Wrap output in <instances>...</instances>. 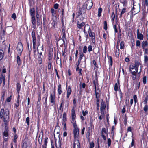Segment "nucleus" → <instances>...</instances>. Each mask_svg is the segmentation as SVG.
I'll return each mask as SVG.
<instances>
[{"label": "nucleus", "mask_w": 148, "mask_h": 148, "mask_svg": "<svg viewBox=\"0 0 148 148\" xmlns=\"http://www.w3.org/2000/svg\"><path fill=\"white\" fill-rule=\"evenodd\" d=\"M104 29L105 30H106L107 29V23L106 21H104Z\"/></svg>", "instance_id": "obj_53"}, {"label": "nucleus", "mask_w": 148, "mask_h": 148, "mask_svg": "<svg viewBox=\"0 0 148 148\" xmlns=\"http://www.w3.org/2000/svg\"><path fill=\"white\" fill-rule=\"evenodd\" d=\"M93 4L92 0H86L83 6L85 8L89 10L93 6Z\"/></svg>", "instance_id": "obj_3"}, {"label": "nucleus", "mask_w": 148, "mask_h": 148, "mask_svg": "<svg viewBox=\"0 0 148 148\" xmlns=\"http://www.w3.org/2000/svg\"><path fill=\"white\" fill-rule=\"evenodd\" d=\"M148 44L147 41H143L142 42V47L143 49H144L146 47L148 46Z\"/></svg>", "instance_id": "obj_21"}, {"label": "nucleus", "mask_w": 148, "mask_h": 148, "mask_svg": "<svg viewBox=\"0 0 148 148\" xmlns=\"http://www.w3.org/2000/svg\"><path fill=\"white\" fill-rule=\"evenodd\" d=\"M32 23L33 25H35L36 24V19L34 16H31Z\"/></svg>", "instance_id": "obj_33"}, {"label": "nucleus", "mask_w": 148, "mask_h": 148, "mask_svg": "<svg viewBox=\"0 0 148 148\" xmlns=\"http://www.w3.org/2000/svg\"><path fill=\"white\" fill-rule=\"evenodd\" d=\"M41 51H40V52H39V49H38V52L39 53L38 56H42V51H43V45H42L41 47Z\"/></svg>", "instance_id": "obj_28"}, {"label": "nucleus", "mask_w": 148, "mask_h": 148, "mask_svg": "<svg viewBox=\"0 0 148 148\" xmlns=\"http://www.w3.org/2000/svg\"><path fill=\"white\" fill-rule=\"evenodd\" d=\"M3 136L4 141H7L8 137V130L6 127H5V130L3 133Z\"/></svg>", "instance_id": "obj_7"}, {"label": "nucleus", "mask_w": 148, "mask_h": 148, "mask_svg": "<svg viewBox=\"0 0 148 148\" xmlns=\"http://www.w3.org/2000/svg\"><path fill=\"white\" fill-rule=\"evenodd\" d=\"M85 25V23L84 22H82L80 24H77V27L79 29H81L82 27L84 26Z\"/></svg>", "instance_id": "obj_31"}, {"label": "nucleus", "mask_w": 148, "mask_h": 148, "mask_svg": "<svg viewBox=\"0 0 148 148\" xmlns=\"http://www.w3.org/2000/svg\"><path fill=\"white\" fill-rule=\"evenodd\" d=\"M136 47L140 48L141 47V43L139 40H137L136 42Z\"/></svg>", "instance_id": "obj_41"}, {"label": "nucleus", "mask_w": 148, "mask_h": 148, "mask_svg": "<svg viewBox=\"0 0 148 148\" xmlns=\"http://www.w3.org/2000/svg\"><path fill=\"white\" fill-rule=\"evenodd\" d=\"M93 83L94 85L95 89H96V86H97L98 84V82L97 81H96L94 80L93 81Z\"/></svg>", "instance_id": "obj_57"}, {"label": "nucleus", "mask_w": 148, "mask_h": 148, "mask_svg": "<svg viewBox=\"0 0 148 148\" xmlns=\"http://www.w3.org/2000/svg\"><path fill=\"white\" fill-rule=\"evenodd\" d=\"M120 49H123L124 47V42L123 41H121L120 44Z\"/></svg>", "instance_id": "obj_45"}, {"label": "nucleus", "mask_w": 148, "mask_h": 148, "mask_svg": "<svg viewBox=\"0 0 148 148\" xmlns=\"http://www.w3.org/2000/svg\"><path fill=\"white\" fill-rule=\"evenodd\" d=\"M148 54V49L147 48H145L144 50V55H145Z\"/></svg>", "instance_id": "obj_64"}, {"label": "nucleus", "mask_w": 148, "mask_h": 148, "mask_svg": "<svg viewBox=\"0 0 148 148\" xmlns=\"http://www.w3.org/2000/svg\"><path fill=\"white\" fill-rule=\"evenodd\" d=\"M130 71H138V68L135 65H131L130 66Z\"/></svg>", "instance_id": "obj_14"}, {"label": "nucleus", "mask_w": 148, "mask_h": 148, "mask_svg": "<svg viewBox=\"0 0 148 148\" xmlns=\"http://www.w3.org/2000/svg\"><path fill=\"white\" fill-rule=\"evenodd\" d=\"M88 51L89 52H91L92 51V46L91 45L88 46Z\"/></svg>", "instance_id": "obj_56"}, {"label": "nucleus", "mask_w": 148, "mask_h": 148, "mask_svg": "<svg viewBox=\"0 0 148 148\" xmlns=\"http://www.w3.org/2000/svg\"><path fill=\"white\" fill-rule=\"evenodd\" d=\"M143 82L144 84H145L146 82V77L145 76L143 77Z\"/></svg>", "instance_id": "obj_58"}, {"label": "nucleus", "mask_w": 148, "mask_h": 148, "mask_svg": "<svg viewBox=\"0 0 148 148\" xmlns=\"http://www.w3.org/2000/svg\"><path fill=\"white\" fill-rule=\"evenodd\" d=\"M5 76H3L2 75L0 78V84H1L4 80H5Z\"/></svg>", "instance_id": "obj_44"}, {"label": "nucleus", "mask_w": 148, "mask_h": 148, "mask_svg": "<svg viewBox=\"0 0 148 148\" xmlns=\"http://www.w3.org/2000/svg\"><path fill=\"white\" fill-rule=\"evenodd\" d=\"M144 63L145 66L148 67V55H144Z\"/></svg>", "instance_id": "obj_13"}, {"label": "nucleus", "mask_w": 148, "mask_h": 148, "mask_svg": "<svg viewBox=\"0 0 148 148\" xmlns=\"http://www.w3.org/2000/svg\"><path fill=\"white\" fill-rule=\"evenodd\" d=\"M61 141L59 140L58 143L56 142V148H61Z\"/></svg>", "instance_id": "obj_23"}, {"label": "nucleus", "mask_w": 148, "mask_h": 148, "mask_svg": "<svg viewBox=\"0 0 148 148\" xmlns=\"http://www.w3.org/2000/svg\"><path fill=\"white\" fill-rule=\"evenodd\" d=\"M74 129L73 131V133L74 134V140L75 139H78V137L79 136V129L77 127H74Z\"/></svg>", "instance_id": "obj_4"}, {"label": "nucleus", "mask_w": 148, "mask_h": 148, "mask_svg": "<svg viewBox=\"0 0 148 148\" xmlns=\"http://www.w3.org/2000/svg\"><path fill=\"white\" fill-rule=\"evenodd\" d=\"M101 115L99 117V119L100 120H101L104 117V112H101Z\"/></svg>", "instance_id": "obj_47"}, {"label": "nucleus", "mask_w": 148, "mask_h": 148, "mask_svg": "<svg viewBox=\"0 0 148 148\" xmlns=\"http://www.w3.org/2000/svg\"><path fill=\"white\" fill-rule=\"evenodd\" d=\"M60 128L59 126L56 127L55 130L54 132L57 134H59L60 132Z\"/></svg>", "instance_id": "obj_25"}, {"label": "nucleus", "mask_w": 148, "mask_h": 148, "mask_svg": "<svg viewBox=\"0 0 148 148\" xmlns=\"http://www.w3.org/2000/svg\"><path fill=\"white\" fill-rule=\"evenodd\" d=\"M38 63L39 64H41L42 62V56H38Z\"/></svg>", "instance_id": "obj_43"}, {"label": "nucleus", "mask_w": 148, "mask_h": 148, "mask_svg": "<svg viewBox=\"0 0 148 148\" xmlns=\"http://www.w3.org/2000/svg\"><path fill=\"white\" fill-rule=\"evenodd\" d=\"M71 122L73 125V127H77L75 119H72Z\"/></svg>", "instance_id": "obj_29"}, {"label": "nucleus", "mask_w": 148, "mask_h": 148, "mask_svg": "<svg viewBox=\"0 0 148 148\" xmlns=\"http://www.w3.org/2000/svg\"><path fill=\"white\" fill-rule=\"evenodd\" d=\"M23 49V46L21 43L20 42L18 43L16 47V50L18 51V54L19 55H21Z\"/></svg>", "instance_id": "obj_5"}, {"label": "nucleus", "mask_w": 148, "mask_h": 148, "mask_svg": "<svg viewBox=\"0 0 148 148\" xmlns=\"http://www.w3.org/2000/svg\"><path fill=\"white\" fill-rule=\"evenodd\" d=\"M71 117L72 119H76V114L75 113V109L74 108H72L71 110Z\"/></svg>", "instance_id": "obj_20"}, {"label": "nucleus", "mask_w": 148, "mask_h": 148, "mask_svg": "<svg viewBox=\"0 0 148 148\" xmlns=\"http://www.w3.org/2000/svg\"><path fill=\"white\" fill-rule=\"evenodd\" d=\"M145 106L144 107L143 110L145 112H147L148 111V105L147 104H145Z\"/></svg>", "instance_id": "obj_49"}, {"label": "nucleus", "mask_w": 148, "mask_h": 148, "mask_svg": "<svg viewBox=\"0 0 148 148\" xmlns=\"http://www.w3.org/2000/svg\"><path fill=\"white\" fill-rule=\"evenodd\" d=\"M126 12V8H124L122 9L120 14L119 17L121 18L123 14L125 13Z\"/></svg>", "instance_id": "obj_30"}, {"label": "nucleus", "mask_w": 148, "mask_h": 148, "mask_svg": "<svg viewBox=\"0 0 148 148\" xmlns=\"http://www.w3.org/2000/svg\"><path fill=\"white\" fill-rule=\"evenodd\" d=\"M66 113H64L63 115V120L64 122L66 120Z\"/></svg>", "instance_id": "obj_46"}, {"label": "nucleus", "mask_w": 148, "mask_h": 148, "mask_svg": "<svg viewBox=\"0 0 148 148\" xmlns=\"http://www.w3.org/2000/svg\"><path fill=\"white\" fill-rule=\"evenodd\" d=\"M58 93L59 95H60L62 93V90L61 86L60 84L58 85Z\"/></svg>", "instance_id": "obj_26"}, {"label": "nucleus", "mask_w": 148, "mask_h": 148, "mask_svg": "<svg viewBox=\"0 0 148 148\" xmlns=\"http://www.w3.org/2000/svg\"><path fill=\"white\" fill-rule=\"evenodd\" d=\"M56 18L55 19H52L51 24H52V27L54 29L55 28L57 24V22L56 20Z\"/></svg>", "instance_id": "obj_15"}, {"label": "nucleus", "mask_w": 148, "mask_h": 148, "mask_svg": "<svg viewBox=\"0 0 148 148\" xmlns=\"http://www.w3.org/2000/svg\"><path fill=\"white\" fill-rule=\"evenodd\" d=\"M32 36V42L33 48L34 49L36 48V38L35 36V33L34 31H32L31 34Z\"/></svg>", "instance_id": "obj_6"}, {"label": "nucleus", "mask_w": 148, "mask_h": 148, "mask_svg": "<svg viewBox=\"0 0 148 148\" xmlns=\"http://www.w3.org/2000/svg\"><path fill=\"white\" fill-rule=\"evenodd\" d=\"M3 57V52L2 50H0V60H1Z\"/></svg>", "instance_id": "obj_42"}, {"label": "nucleus", "mask_w": 148, "mask_h": 148, "mask_svg": "<svg viewBox=\"0 0 148 148\" xmlns=\"http://www.w3.org/2000/svg\"><path fill=\"white\" fill-rule=\"evenodd\" d=\"M94 146V144L93 142H91L90 143V148H93Z\"/></svg>", "instance_id": "obj_63"}, {"label": "nucleus", "mask_w": 148, "mask_h": 148, "mask_svg": "<svg viewBox=\"0 0 148 148\" xmlns=\"http://www.w3.org/2000/svg\"><path fill=\"white\" fill-rule=\"evenodd\" d=\"M106 108V105L105 103L104 102H102L101 103V112H104V110Z\"/></svg>", "instance_id": "obj_19"}, {"label": "nucleus", "mask_w": 148, "mask_h": 148, "mask_svg": "<svg viewBox=\"0 0 148 148\" xmlns=\"http://www.w3.org/2000/svg\"><path fill=\"white\" fill-rule=\"evenodd\" d=\"M56 63L57 64H58L60 63L61 64L60 59L59 57L58 56H57V57Z\"/></svg>", "instance_id": "obj_55"}, {"label": "nucleus", "mask_w": 148, "mask_h": 148, "mask_svg": "<svg viewBox=\"0 0 148 148\" xmlns=\"http://www.w3.org/2000/svg\"><path fill=\"white\" fill-rule=\"evenodd\" d=\"M111 18L112 19L113 22L114 21V20L115 18V15L114 12H112L111 15Z\"/></svg>", "instance_id": "obj_51"}, {"label": "nucleus", "mask_w": 148, "mask_h": 148, "mask_svg": "<svg viewBox=\"0 0 148 148\" xmlns=\"http://www.w3.org/2000/svg\"><path fill=\"white\" fill-rule=\"evenodd\" d=\"M76 103H77V101L76 99H74L73 100V103L74 105L73 106V108H74V109L75 108V107H76Z\"/></svg>", "instance_id": "obj_48"}, {"label": "nucleus", "mask_w": 148, "mask_h": 148, "mask_svg": "<svg viewBox=\"0 0 148 148\" xmlns=\"http://www.w3.org/2000/svg\"><path fill=\"white\" fill-rule=\"evenodd\" d=\"M9 110L8 109H6L5 110L3 108L1 109L0 113V117L3 118V121L5 125L7 124L9 121Z\"/></svg>", "instance_id": "obj_1"}, {"label": "nucleus", "mask_w": 148, "mask_h": 148, "mask_svg": "<svg viewBox=\"0 0 148 148\" xmlns=\"http://www.w3.org/2000/svg\"><path fill=\"white\" fill-rule=\"evenodd\" d=\"M51 12L52 14V16H54L55 17V18H56V11L54 10L53 8H51Z\"/></svg>", "instance_id": "obj_37"}, {"label": "nucleus", "mask_w": 148, "mask_h": 148, "mask_svg": "<svg viewBox=\"0 0 148 148\" xmlns=\"http://www.w3.org/2000/svg\"><path fill=\"white\" fill-rule=\"evenodd\" d=\"M62 125H63V130L65 131L66 130V123L65 122L62 123Z\"/></svg>", "instance_id": "obj_60"}, {"label": "nucleus", "mask_w": 148, "mask_h": 148, "mask_svg": "<svg viewBox=\"0 0 148 148\" xmlns=\"http://www.w3.org/2000/svg\"><path fill=\"white\" fill-rule=\"evenodd\" d=\"M107 143L108 146L110 147L111 145V140L110 138H109L108 139Z\"/></svg>", "instance_id": "obj_50"}, {"label": "nucleus", "mask_w": 148, "mask_h": 148, "mask_svg": "<svg viewBox=\"0 0 148 148\" xmlns=\"http://www.w3.org/2000/svg\"><path fill=\"white\" fill-rule=\"evenodd\" d=\"M67 98H68L69 97L72 92L70 86H68L67 89Z\"/></svg>", "instance_id": "obj_18"}, {"label": "nucleus", "mask_w": 148, "mask_h": 148, "mask_svg": "<svg viewBox=\"0 0 148 148\" xmlns=\"http://www.w3.org/2000/svg\"><path fill=\"white\" fill-rule=\"evenodd\" d=\"M19 56H20L19 54H18L17 56V61L18 64V65H20L21 64V61Z\"/></svg>", "instance_id": "obj_32"}, {"label": "nucleus", "mask_w": 148, "mask_h": 148, "mask_svg": "<svg viewBox=\"0 0 148 148\" xmlns=\"http://www.w3.org/2000/svg\"><path fill=\"white\" fill-rule=\"evenodd\" d=\"M49 61L48 62V69L49 70L51 69V60L50 59V58L49 59Z\"/></svg>", "instance_id": "obj_34"}, {"label": "nucleus", "mask_w": 148, "mask_h": 148, "mask_svg": "<svg viewBox=\"0 0 148 148\" xmlns=\"http://www.w3.org/2000/svg\"><path fill=\"white\" fill-rule=\"evenodd\" d=\"M35 10L34 8H30V14L31 16H34Z\"/></svg>", "instance_id": "obj_24"}, {"label": "nucleus", "mask_w": 148, "mask_h": 148, "mask_svg": "<svg viewBox=\"0 0 148 148\" xmlns=\"http://www.w3.org/2000/svg\"><path fill=\"white\" fill-rule=\"evenodd\" d=\"M137 38L140 40H143V36L141 33H140L139 29H137Z\"/></svg>", "instance_id": "obj_12"}, {"label": "nucleus", "mask_w": 148, "mask_h": 148, "mask_svg": "<svg viewBox=\"0 0 148 148\" xmlns=\"http://www.w3.org/2000/svg\"><path fill=\"white\" fill-rule=\"evenodd\" d=\"M86 30H88V32L91 30L90 29V26L88 24L86 25L84 28V32L85 34H87V33L86 32Z\"/></svg>", "instance_id": "obj_17"}, {"label": "nucleus", "mask_w": 148, "mask_h": 148, "mask_svg": "<svg viewBox=\"0 0 148 148\" xmlns=\"http://www.w3.org/2000/svg\"><path fill=\"white\" fill-rule=\"evenodd\" d=\"M117 83H115L114 85V90L115 91H117L118 90L119 86V81H118Z\"/></svg>", "instance_id": "obj_22"}, {"label": "nucleus", "mask_w": 148, "mask_h": 148, "mask_svg": "<svg viewBox=\"0 0 148 148\" xmlns=\"http://www.w3.org/2000/svg\"><path fill=\"white\" fill-rule=\"evenodd\" d=\"M144 5L145 6H148V0H145L144 2Z\"/></svg>", "instance_id": "obj_62"}, {"label": "nucleus", "mask_w": 148, "mask_h": 148, "mask_svg": "<svg viewBox=\"0 0 148 148\" xmlns=\"http://www.w3.org/2000/svg\"><path fill=\"white\" fill-rule=\"evenodd\" d=\"M102 10V9L101 7H100L98 8V17H100L101 16V13Z\"/></svg>", "instance_id": "obj_39"}, {"label": "nucleus", "mask_w": 148, "mask_h": 148, "mask_svg": "<svg viewBox=\"0 0 148 148\" xmlns=\"http://www.w3.org/2000/svg\"><path fill=\"white\" fill-rule=\"evenodd\" d=\"M148 100V95H146L145 98V99L143 101L144 104H147Z\"/></svg>", "instance_id": "obj_40"}, {"label": "nucleus", "mask_w": 148, "mask_h": 148, "mask_svg": "<svg viewBox=\"0 0 148 148\" xmlns=\"http://www.w3.org/2000/svg\"><path fill=\"white\" fill-rule=\"evenodd\" d=\"M50 99L51 102L53 103V104L55 105L56 97L55 95L52 94H50Z\"/></svg>", "instance_id": "obj_11"}, {"label": "nucleus", "mask_w": 148, "mask_h": 148, "mask_svg": "<svg viewBox=\"0 0 148 148\" xmlns=\"http://www.w3.org/2000/svg\"><path fill=\"white\" fill-rule=\"evenodd\" d=\"M18 136L16 134H15L14 136V139L13 141L14 143H15L16 142V139L17 138Z\"/></svg>", "instance_id": "obj_61"}, {"label": "nucleus", "mask_w": 148, "mask_h": 148, "mask_svg": "<svg viewBox=\"0 0 148 148\" xmlns=\"http://www.w3.org/2000/svg\"><path fill=\"white\" fill-rule=\"evenodd\" d=\"M88 32L89 37L91 38L92 42L93 43H95V33L92 32L91 30L89 31Z\"/></svg>", "instance_id": "obj_9"}, {"label": "nucleus", "mask_w": 148, "mask_h": 148, "mask_svg": "<svg viewBox=\"0 0 148 148\" xmlns=\"http://www.w3.org/2000/svg\"><path fill=\"white\" fill-rule=\"evenodd\" d=\"M140 10L139 5H134L132 8V13L135 14L138 13Z\"/></svg>", "instance_id": "obj_8"}, {"label": "nucleus", "mask_w": 148, "mask_h": 148, "mask_svg": "<svg viewBox=\"0 0 148 148\" xmlns=\"http://www.w3.org/2000/svg\"><path fill=\"white\" fill-rule=\"evenodd\" d=\"M47 138H46L44 141V143L43 145L42 146L43 148H46V147L47 146Z\"/></svg>", "instance_id": "obj_35"}, {"label": "nucleus", "mask_w": 148, "mask_h": 148, "mask_svg": "<svg viewBox=\"0 0 148 148\" xmlns=\"http://www.w3.org/2000/svg\"><path fill=\"white\" fill-rule=\"evenodd\" d=\"M17 86V92L18 94L19 93V91L20 90V89L21 88V85L20 84H16Z\"/></svg>", "instance_id": "obj_38"}, {"label": "nucleus", "mask_w": 148, "mask_h": 148, "mask_svg": "<svg viewBox=\"0 0 148 148\" xmlns=\"http://www.w3.org/2000/svg\"><path fill=\"white\" fill-rule=\"evenodd\" d=\"M86 9L83 6L79 10L77 13L78 16L79 17H81L82 19H83L86 17L85 14Z\"/></svg>", "instance_id": "obj_2"}, {"label": "nucleus", "mask_w": 148, "mask_h": 148, "mask_svg": "<svg viewBox=\"0 0 148 148\" xmlns=\"http://www.w3.org/2000/svg\"><path fill=\"white\" fill-rule=\"evenodd\" d=\"M26 121L28 125L29 124V117H27L26 119Z\"/></svg>", "instance_id": "obj_59"}, {"label": "nucleus", "mask_w": 148, "mask_h": 148, "mask_svg": "<svg viewBox=\"0 0 148 148\" xmlns=\"http://www.w3.org/2000/svg\"><path fill=\"white\" fill-rule=\"evenodd\" d=\"M82 115L83 116H85L87 114H88V112L87 110H86L85 111H84V110L82 111Z\"/></svg>", "instance_id": "obj_54"}, {"label": "nucleus", "mask_w": 148, "mask_h": 148, "mask_svg": "<svg viewBox=\"0 0 148 148\" xmlns=\"http://www.w3.org/2000/svg\"><path fill=\"white\" fill-rule=\"evenodd\" d=\"M23 143L22 148H27V143L26 141H23Z\"/></svg>", "instance_id": "obj_36"}, {"label": "nucleus", "mask_w": 148, "mask_h": 148, "mask_svg": "<svg viewBox=\"0 0 148 148\" xmlns=\"http://www.w3.org/2000/svg\"><path fill=\"white\" fill-rule=\"evenodd\" d=\"M108 130L105 128H103L101 131V134H106L107 136L108 135L107 133Z\"/></svg>", "instance_id": "obj_27"}, {"label": "nucleus", "mask_w": 148, "mask_h": 148, "mask_svg": "<svg viewBox=\"0 0 148 148\" xmlns=\"http://www.w3.org/2000/svg\"><path fill=\"white\" fill-rule=\"evenodd\" d=\"M87 46H85L84 47L83 49V53H86L87 51Z\"/></svg>", "instance_id": "obj_52"}, {"label": "nucleus", "mask_w": 148, "mask_h": 148, "mask_svg": "<svg viewBox=\"0 0 148 148\" xmlns=\"http://www.w3.org/2000/svg\"><path fill=\"white\" fill-rule=\"evenodd\" d=\"M138 71H131L130 72L132 74V77L133 80H134L135 79L136 77L137 72Z\"/></svg>", "instance_id": "obj_16"}, {"label": "nucleus", "mask_w": 148, "mask_h": 148, "mask_svg": "<svg viewBox=\"0 0 148 148\" xmlns=\"http://www.w3.org/2000/svg\"><path fill=\"white\" fill-rule=\"evenodd\" d=\"M73 148H80V145L78 139L74 140Z\"/></svg>", "instance_id": "obj_10"}]
</instances>
